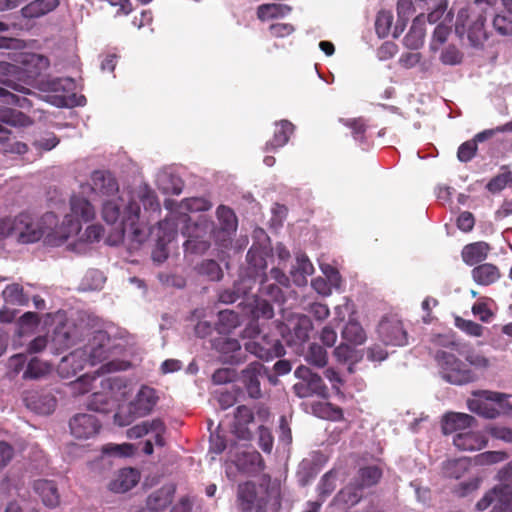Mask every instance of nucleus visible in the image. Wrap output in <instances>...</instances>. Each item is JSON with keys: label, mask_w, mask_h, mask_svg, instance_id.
I'll use <instances>...</instances> for the list:
<instances>
[{"label": "nucleus", "mask_w": 512, "mask_h": 512, "mask_svg": "<svg viewBox=\"0 0 512 512\" xmlns=\"http://www.w3.org/2000/svg\"><path fill=\"white\" fill-rule=\"evenodd\" d=\"M443 347L444 349L436 352L435 360L442 378L451 384L463 385L476 380V374L457 358L455 353L463 355L465 360L476 368H487L490 364L489 359L481 353L470 350L464 354V346L461 343L450 341L443 344Z\"/></svg>", "instance_id": "1"}, {"label": "nucleus", "mask_w": 512, "mask_h": 512, "mask_svg": "<svg viewBox=\"0 0 512 512\" xmlns=\"http://www.w3.org/2000/svg\"><path fill=\"white\" fill-rule=\"evenodd\" d=\"M191 218L187 213H181L177 222L173 219H165L158 222L157 242L165 245L171 242L177 235L179 223H182V234L187 237L184 243L185 249L192 252H204L210 247L209 234L212 231V223L206 219L190 224Z\"/></svg>", "instance_id": "2"}, {"label": "nucleus", "mask_w": 512, "mask_h": 512, "mask_svg": "<svg viewBox=\"0 0 512 512\" xmlns=\"http://www.w3.org/2000/svg\"><path fill=\"white\" fill-rule=\"evenodd\" d=\"M237 505L242 512H278L281 499L276 489L246 481L237 487Z\"/></svg>", "instance_id": "3"}, {"label": "nucleus", "mask_w": 512, "mask_h": 512, "mask_svg": "<svg viewBox=\"0 0 512 512\" xmlns=\"http://www.w3.org/2000/svg\"><path fill=\"white\" fill-rule=\"evenodd\" d=\"M483 2L467 3L459 9L455 22V33L460 39L467 35L471 46L478 47L487 38L484 28L486 17L481 6Z\"/></svg>", "instance_id": "4"}, {"label": "nucleus", "mask_w": 512, "mask_h": 512, "mask_svg": "<svg viewBox=\"0 0 512 512\" xmlns=\"http://www.w3.org/2000/svg\"><path fill=\"white\" fill-rule=\"evenodd\" d=\"M243 337L250 338L245 342V351L265 361L281 357L285 354L282 342L267 334H261L257 325H249L243 332Z\"/></svg>", "instance_id": "5"}, {"label": "nucleus", "mask_w": 512, "mask_h": 512, "mask_svg": "<svg viewBox=\"0 0 512 512\" xmlns=\"http://www.w3.org/2000/svg\"><path fill=\"white\" fill-rule=\"evenodd\" d=\"M294 376L298 381L293 385L292 389L297 397H317L320 399H327L329 397L328 387L322 377L313 372L309 367L305 365L298 366L294 371Z\"/></svg>", "instance_id": "6"}, {"label": "nucleus", "mask_w": 512, "mask_h": 512, "mask_svg": "<svg viewBox=\"0 0 512 512\" xmlns=\"http://www.w3.org/2000/svg\"><path fill=\"white\" fill-rule=\"evenodd\" d=\"M263 378H267L271 383L276 382V378L258 361L248 364L239 376L241 384L252 399H260L262 397L261 379Z\"/></svg>", "instance_id": "7"}, {"label": "nucleus", "mask_w": 512, "mask_h": 512, "mask_svg": "<svg viewBox=\"0 0 512 512\" xmlns=\"http://www.w3.org/2000/svg\"><path fill=\"white\" fill-rule=\"evenodd\" d=\"M12 234L23 244L39 241L43 234V226L39 220L29 212H21L12 218Z\"/></svg>", "instance_id": "8"}, {"label": "nucleus", "mask_w": 512, "mask_h": 512, "mask_svg": "<svg viewBox=\"0 0 512 512\" xmlns=\"http://www.w3.org/2000/svg\"><path fill=\"white\" fill-rule=\"evenodd\" d=\"M491 505V512H512V483L500 484L489 490L476 503V509L484 511Z\"/></svg>", "instance_id": "9"}, {"label": "nucleus", "mask_w": 512, "mask_h": 512, "mask_svg": "<svg viewBox=\"0 0 512 512\" xmlns=\"http://www.w3.org/2000/svg\"><path fill=\"white\" fill-rule=\"evenodd\" d=\"M378 336L385 345L405 346L408 344V333L402 320L397 316H385L378 325Z\"/></svg>", "instance_id": "10"}, {"label": "nucleus", "mask_w": 512, "mask_h": 512, "mask_svg": "<svg viewBox=\"0 0 512 512\" xmlns=\"http://www.w3.org/2000/svg\"><path fill=\"white\" fill-rule=\"evenodd\" d=\"M96 211L94 206L84 197L72 196L70 199V213L65 216V221L72 232L81 230V223L94 220Z\"/></svg>", "instance_id": "11"}, {"label": "nucleus", "mask_w": 512, "mask_h": 512, "mask_svg": "<svg viewBox=\"0 0 512 512\" xmlns=\"http://www.w3.org/2000/svg\"><path fill=\"white\" fill-rule=\"evenodd\" d=\"M512 132V120L495 128L486 129L477 133L473 139L462 143L457 151V157L461 162L470 161L476 154L477 143L491 139L498 133Z\"/></svg>", "instance_id": "12"}, {"label": "nucleus", "mask_w": 512, "mask_h": 512, "mask_svg": "<svg viewBox=\"0 0 512 512\" xmlns=\"http://www.w3.org/2000/svg\"><path fill=\"white\" fill-rule=\"evenodd\" d=\"M139 217L140 205L134 200L129 201L124 209L121 230L122 232L129 230L132 240L141 244L147 239L148 233L145 228L139 226Z\"/></svg>", "instance_id": "13"}, {"label": "nucleus", "mask_w": 512, "mask_h": 512, "mask_svg": "<svg viewBox=\"0 0 512 512\" xmlns=\"http://www.w3.org/2000/svg\"><path fill=\"white\" fill-rule=\"evenodd\" d=\"M23 401L28 409L43 415L51 414L57 404L56 398L45 390H28Z\"/></svg>", "instance_id": "14"}, {"label": "nucleus", "mask_w": 512, "mask_h": 512, "mask_svg": "<svg viewBox=\"0 0 512 512\" xmlns=\"http://www.w3.org/2000/svg\"><path fill=\"white\" fill-rule=\"evenodd\" d=\"M69 427L75 438L88 439L98 433L100 424L94 415L80 413L71 418Z\"/></svg>", "instance_id": "15"}, {"label": "nucleus", "mask_w": 512, "mask_h": 512, "mask_svg": "<svg viewBox=\"0 0 512 512\" xmlns=\"http://www.w3.org/2000/svg\"><path fill=\"white\" fill-rule=\"evenodd\" d=\"M226 363L238 365L246 361V351H243L237 339L220 338L214 344Z\"/></svg>", "instance_id": "16"}, {"label": "nucleus", "mask_w": 512, "mask_h": 512, "mask_svg": "<svg viewBox=\"0 0 512 512\" xmlns=\"http://www.w3.org/2000/svg\"><path fill=\"white\" fill-rule=\"evenodd\" d=\"M90 181L91 190L99 196H111L119 190L116 178L108 171H93Z\"/></svg>", "instance_id": "17"}, {"label": "nucleus", "mask_w": 512, "mask_h": 512, "mask_svg": "<svg viewBox=\"0 0 512 512\" xmlns=\"http://www.w3.org/2000/svg\"><path fill=\"white\" fill-rule=\"evenodd\" d=\"M475 422V418L469 414L449 412L443 416L441 428L443 434L449 435L455 432H463V430L472 427Z\"/></svg>", "instance_id": "18"}, {"label": "nucleus", "mask_w": 512, "mask_h": 512, "mask_svg": "<svg viewBox=\"0 0 512 512\" xmlns=\"http://www.w3.org/2000/svg\"><path fill=\"white\" fill-rule=\"evenodd\" d=\"M294 130L295 126L288 120H281L276 122L273 137L266 142L264 151L274 152L286 145Z\"/></svg>", "instance_id": "19"}, {"label": "nucleus", "mask_w": 512, "mask_h": 512, "mask_svg": "<svg viewBox=\"0 0 512 512\" xmlns=\"http://www.w3.org/2000/svg\"><path fill=\"white\" fill-rule=\"evenodd\" d=\"M488 440L478 431L459 432L453 438L454 445L463 451H475L484 448Z\"/></svg>", "instance_id": "20"}, {"label": "nucleus", "mask_w": 512, "mask_h": 512, "mask_svg": "<svg viewBox=\"0 0 512 512\" xmlns=\"http://www.w3.org/2000/svg\"><path fill=\"white\" fill-rule=\"evenodd\" d=\"M140 480V473L134 468H123L119 470L115 479L110 483V490L116 493H125L137 485Z\"/></svg>", "instance_id": "21"}, {"label": "nucleus", "mask_w": 512, "mask_h": 512, "mask_svg": "<svg viewBox=\"0 0 512 512\" xmlns=\"http://www.w3.org/2000/svg\"><path fill=\"white\" fill-rule=\"evenodd\" d=\"M175 490L172 484L162 486L148 496L146 506L156 512L164 510L172 503Z\"/></svg>", "instance_id": "22"}, {"label": "nucleus", "mask_w": 512, "mask_h": 512, "mask_svg": "<svg viewBox=\"0 0 512 512\" xmlns=\"http://www.w3.org/2000/svg\"><path fill=\"white\" fill-rule=\"evenodd\" d=\"M490 249L489 244L483 241L467 244L461 252L462 260L469 266L479 264L487 258Z\"/></svg>", "instance_id": "23"}, {"label": "nucleus", "mask_w": 512, "mask_h": 512, "mask_svg": "<svg viewBox=\"0 0 512 512\" xmlns=\"http://www.w3.org/2000/svg\"><path fill=\"white\" fill-rule=\"evenodd\" d=\"M34 490L41 497L45 506L54 508L59 504L60 496L53 481L39 479L34 483Z\"/></svg>", "instance_id": "24"}, {"label": "nucleus", "mask_w": 512, "mask_h": 512, "mask_svg": "<svg viewBox=\"0 0 512 512\" xmlns=\"http://www.w3.org/2000/svg\"><path fill=\"white\" fill-rule=\"evenodd\" d=\"M383 476L382 469L377 465H367L360 467L353 480L360 487L367 489L379 483Z\"/></svg>", "instance_id": "25"}, {"label": "nucleus", "mask_w": 512, "mask_h": 512, "mask_svg": "<svg viewBox=\"0 0 512 512\" xmlns=\"http://www.w3.org/2000/svg\"><path fill=\"white\" fill-rule=\"evenodd\" d=\"M473 280L483 286L495 283L501 276L499 268L491 263H483L474 267L471 271Z\"/></svg>", "instance_id": "26"}, {"label": "nucleus", "mask_w": 512, "mask_h": 512, "mask_svg": "<svg viewBox=\"0 0 512 512\" xmlns=\"http://www.w3.org/2000/svg\"><path fill=\"white\" fill-rule=\"evenodd\" d=\"M157 400L158 396L155 389L148 386H142L134 401L135 410L140 415H147L152 411Z\"/></svg>", "instance_id": "27"}, {"label": "nucleus", "mask_w": 512, "mask_h": 512, "mask_svg": "<svg viewBox=\"0 0 512 512\" xmlns=\"http://www.w3.org/2000/svg\"><path fill=\"white\" fill-rule=\"evenodd\" d=\"M311 329L312 323L310 318L305 315L300 316L293 327L290 338L287 339V344L296 347L302 346L308 341Z\"/></svg>", "instance_id": "28"}, {"label": "nucleus", "mask_w": 512, "mask_h": 512, "mask_svg": "<svg viewBox=\"0 0 512 512\" xmlns=\"http://www.w3.org/2000/svg\"><path fill=\"white\" fill-rule=\"evenodd\" d=\"M110 337L104 331H98L94 337L90 349V358L93 362H102L109 357Z\"/></svg>", "instance_id": "29"}, {"label": "nucleus", "mask_w": 512, "mask_h": 512, "mask_svg": "<svg viewBox=\"0 0 512 512\" xmlns=\"http://www.w3.org/2000/svg\"><path fill=\"white\" fill-rule=\"evenodd\" d=\"M248 270L252 277H264L267 262L264 252L257 247H251L246 255Z\"/></svg>", "instance_id": "30"}, {"label": "nucleus", "mask_w": 512, "mask_h": 512, "mask_svg": "<svg viewBox=\"0 0 512 512\" xmlns=\"http://www.w3.org/2000/svg\"><path fill=\"white\" fill-rule=\"evenodd\" d=\"M234 419V430L237 436L243 439L247 438V435L249 434L247 426L254 420L252 410L245 405L238 406Z\"/></svg>", "instance_id": "31"}, {"label": "nucleus", "mask_w": 512, "mask_h": 512, "mask_svg": "<svg viewBox=\"0 0 512 512\" xmlns=\"http://www.w3.org/2000/svg\"><path fill=\"white\" fill-rule=\"evenodd\" d=\"M0 122L13 127H27L33 123L28 115L12 108L0 110Z\"/></svg>", "instance_id": "32"}, {"label": "nucleus", "mask_w": 512, "mask_h": 512, "mask_svg": "<svg viewBox=\"0 0 512 512\" xmlns=\"http://www.w3.org/2000/svg\"><path fill=\"white\" fill-rule=\"evenodd\" d=\"M51 366L48 362L41 361L37 357H33L26 366L23 373V379L36 380L40 379L50 373Z\"/></svg>", "instance_id": "33"}, {"label": "nucleus", "mask_w": 512, "mask_h": 512, "mask_svg": "<svg viewBox=\"0 0 512 512\" xmlns=\"http://www.w3.org/2000/svg\"><path fill=\"white\" fill-rule=\"evenodd\" d=\"M291 11V7L280 3H265L258 7L257 15L262 21L283 17Z\"/></svg>", "instance_id": "34"}, {"label": "nucleus", "mask_w": 512, "mask_h": 512, "mask_svg": "<svg viewBox=\"0 0 512 512\" xmlns=\"http://www.w3.org/2000/svg\"><path fill=\"white\" fill-rule=\"evenodd\" d=\"M342 338L353 345H361L366 340V333L360 323L350 320L342 330Z\"/></svg>", "instance_id": "35"}, {"label": "nucleus", "mask_w": 512, "mask_h": 512, "mask_svg": "<svg viewBox=\"0 0 512 512\" xmlns=\"http://www.w3.org/2000/svg\"><path fill=\"white\" fill-rule=\"evenodd\" d=\"M506 10L497 14L493 19V26L501 35L512 34V2H504Z\"/></svg>", "instance_id": "36"}, {"label": "nucleus", "mask_w": 512, "mask_h": 512, "mask_svg": "<svg viewBox=\"0 0 512 512\" xmlns=\"http://www.w3.org/2000/svg\"><path fill=\"white\" fill-rule=\"evenodd\" d=\"M241 323L240 315L233 310H222L218 314V331L220 333H229L232 329Z\"/></svg>", "instance_id": "37"}, {"label": "nucleus", "mask_w": 512, "mask_h": 512, "mask_svg": "<svg viewBox=\"0 0 512 512\" xmlns=\"http://www.w3.org/2000/svg\"><path fill=\"white\" fill-rule=\"evenodd\" d=\"M59 2H29L22 7L21 12L25 18H37L55 9Z\"/></svg>", "instance_id": "38"}, {"label": "nucleus", "mask_w": 512, "mask_h": 512, "mask_svg": "<svg viewBox=\"0 0 512 512\" xmlns=\"http://www.w3.org/2000/svg\"><path fill=\"white\" fill-rule=\"evenodd\" d=\"M305 360L317 368H323L328 363V354L325 348L313 343L309 346Z\"/></svg>", "instance_id": "39"}, {"label": "nucleus", "mask_w": 512, "mask_h": 512, "mask_svg": "<svg viewBox=\"0 0 512 512\" xmlns=\"http://www.w3.org/2000/svg\"><path fill=\"white\" fill-rule=\"evenodd\" d=\"M217 217L221 224V229L227 233L235 232L237 229V218L234 211L224 205L217 208Z\"/></svg>", "instance_id": "40"}, {"label": "nucleus", "mask_w": 512, "mask_h": 512, "mask_svg": "<svg viewBox=\"0 0 512 512\" xmlns=\"http://www.w3.org/2000/svg\"><path fill=\"white\" fill-rule=\"evenodd\" d=\"M72 344V339L68 331L63 327H57L52 336L51 347L55 354H59L68 349Z\"/></svg>", "instance_id": "41"}, {"label": "nucleus", "mask_w": 512, "mask_h": 512, "mask_svg": "<svg viewBox=\"0 0 512 512\" xmlns=\"http://www.w3.org/2000/svg\"><path fill=\"white\" fill-rule=\"evenodd\" d=\"M199 274L206 276L211 281H219L223 277V271L217 261L203 260L198 266Z\"/></svg>", "instance_id": "42"}, {"label": "nucleus", "mask_w": 512, "mask_h": 512, "mask_svg": "<svg viewBox=\"0 0 512 512\" xmlns=\"http://www.w3.org/2000/svg\"><path fill=\"white\" fill-rule=\"evenodd\" d=\"M363 490L364 488L360 487L352 480L348 486L340 491V496L346 505L355 506L363 498Z\"/></svg>", "instance_id": "43"}, {"label": "nucleus", "mask_w": 512, "mask_h": 512, "mask_svg": "<svg viewBox=\"0 0 512 512\" xmlns=\"http://www.w3.org/2000/svg\"><path fill=\"white\" fill-rule=\"evenodd\" d=\"M467 467L468 463L464 459L447 460L443 464V473L446 477L459 479Z\"/></svg>", "instance_id": "44"}, {"label": "nucleus", "mask_w": 512, "mask_h": 512, "mask_svg": "<svg viewBox=\"0 0 512 512\" xmlns=\"http://www.w3.org/2000/svg\"><path fill=\"white\" fill-rule=\"evenodd\" d=\"M259 292L262 295L267 296L272 301L279 302L283 300V292L280 285L270 283L269 278L266 275H264L260 280Z\"/></svg>", "instance_id": "45"}, {"label": "nucleus", "mask_w": 512, "mask_h": 512, "mask_svg": "<svg viewBox=\"0 0 512 512\" xmlns=\"http://www.w3.org/2000/svg\"><path fill=\"white\" fill-rule=\"evenodd\" d=\"M2 296L7 304L23 305L26 301L22 286L16 283L8 285L3 290Z\"/></svg>", "instance_id": "46"}, {"label": "nucleus", "mask_w": 512, "mask_h": 512, "mask_svg": "<svg viewBox=\"0 0 512 512\" xmlns=\"http://www.w3.org/2000/svg\"><path fill=\"white\" fill-rule=\"evenodd\" d=\"M468 407L470 411L488 419H494L499 416V411L496 408L479 399L470 400Z\"/></svg>", "instance_id": "47"}, {"label": "nucleus", "mask_w": 512, "mask_h": 512, "mask_svg": "<svg viewBox=\"0 0 512 512\" xmlns=\"http://www.w3.org/2000/svg\"><path fill=\"white\" fill-rule=\"evenodd\" d=\"M211 207V203L202 197L186 198L180 203V209L186 212L208 211Z\"/></svg>", "instance_id": "48"}, {"label": "nucleus", "mask_w": 512, "mask_h": 512, "mask_svg": "<svg viewBox=\"0 0 512 512\" xmlns=\"http://www.w3.org/2000/svg\"><path fill=\"white\" fill-rule=\"evenodd\" d=\"M135 447L131 443L113 444L109 443L102 447V452L117 457H130L135 453Z\"/></svg>", "instance_id": "49"}, {"label": "nucleus", "mask_w": 512, "mask_h": 512, "mask_svg": "<svg viewBox=\"0 0 512 512\" xmlns=\"http://www.w3.org/2000/svg\"><path fill=\"white\" fill-rule=\"evenodd\" d=\"M393 21V15L390 11H379L375 21L376 33L379 37L388 36Z\"/></svg>", "instance_id": "50"}, {"label": "nucleus", "mask_w": 512, "mask_h": 512, "mask_svg": "<svg viewBox=\"0 0 512 512\" xmlns=\"http://www.w3.org/2000/svg\"><path fill=\"white\" fill-rule=\"evenodd\" d=\"M455 326L472 337H481L483 335L484 327L472 320H466L462 317L455 318Z\"/></svg>", "instance_id": "51"}, {"label": "nucleus", "mask_w": 512, "mask_h": 512, "mask_svg": "<svg viewBox=\"0 0 512 512\" xmlns=\"http://www.w3.org/2000/svg\"><path fill=\"white\" fill-rule=\"evenodd\" d=\"M450 33L451 28L448 25L443 22L439 23L433 32L430 49L437 51L447 41Z\"/></svg>", "instance_id": "52"}, {"label": "nucleus", "mask_w": 512, "mask_h": 512, "mask_svg": "<svg viewBox=\"0 0 512 512\" xmlns=\"http://www.w3.org/2000/svg\"><path fill=\"white\" fill-rule=\"evenodd\" d=\"M512 182V172L506 170L493 177L486 185V188L491 193H497L503 190L509 183Z\"/></svg>", "instance_id": "53"}, {"label": "nucleus", "mask_w": 512, "mask_h": 512, "mask_svg": "<svg viewBox=\"0 0 512 512\" xmlns=\"http://www.w3.org/2000/svg\"><path fill=\"white\" fill-rule=\"evenodd\" d=\"M90 410L105 413L109 411V397L103 392H94L88 402Z\"/></svg>", "instance_id": "54"}, {"label": "nucleus", "mask_w": 512, "mask_h": 512, "mask_svg": "<svg viewBox=\"0 0 512 512\" xmlns=\"http://www.w3.org/2000/svg\"><path fill=\"white\" fill-rule=\"evenodd\" d=\"M463 54L455 45H448L440 55L444 65H457L462 62Z\"/></svg>", "instance_id": "55"}, {"label": "nucleus", "mask_w": 512, "mask_h": 512, "mask_svg": "<svg viewBox=\"0 0 512 512\" xmlns=\"http://www.w3.org/2000/svg\"><path fill=\"white\" fill-rule=\"evenodd\" d=\"M443 17V23H450L453 18L452 12L447 11V2H439L437 7L428 14L427 19L430 23H436Z\"/></svg>", "instance_id": "56"}, {"label": "nucleus", "mask_w": 512, "mask_h": 512, "mask_svg": "<svg viewBox=\"0 0 512 512\" xmlns=\"http://www.w3.org/2000/svg\"><path fill=\"white\" fill-rule=\"evenodd\" d=\"M102 217L108 224H115L120 217V207L114 201H106L102 208Z\"/></svg>", "instance_id": "57"}, {"label": "nucleus", "mask_w": 512, "mask_h": 512, "mask_svg": "<svg viewBox=\"0 0 512 512\" xmlns=\"http://www.w3.org/2000/svg\"><path fill=\"white\" fill-rule=\"evenodd\" d=\"M321 409V417L327 418L331 421H342L344 420V413L343 410L329 402L320 404Z\"/></svg>", "instance_id": "58"}, {"label": "nucleus", "mask_w": 512, "mask_h": 512, "mask_svg": "<svg viewBox=\"0 0 512 512\" xmlns=\"http://www.w3.org/2000/svg\"><path fill=\"white\" fill-rule=\"evenodd\" d=\"M508 457L507 453L502 451H487L476 456L478 464L490 465L504 461Z\"/></svg>", "instance_id": "59"}, {"label": "nucleus", "mask_w": 512, "mask_h": 512, "mask_svg": "<svg viewBox=\"0 0 512 512\" xmlns=\"http://www.w3.org/2000/svg\"><path fill=\"white\" fill-rule=\"evenodd\" d=\"M60 140L54 133H46L45 136L33 142V146L39 151H50L59 144Z\"/></svg>", "instance_id": "60"}, {"label": "nucleus", "mask_w": 512, "mask_h": 512, "mask_svg": "<svg viewBox=\"0 0 512 512\" xmlns=\"http://www.w3.org/2000/svg\"><path fill=\"white\" fill-rule=\"evenodd\" d=\"M336 488L334 474L332 471L325 473L318 484V492L322 497L330 495Z\"/></svg>", "instance_id": "61"}, {"label": "nucleus", "mask_w": 512, "mask_h": 512, "mask_svg": "<svg viewBox=\"0 0 512 512\" xmlns=\"http://www.w3.org/2000/svg\"><path fill=\"white\" fill-rule=\"evenodd\" d=\"M345 125L352 130V136L357 141H364L366 124L362 118L349 119L345 121Z\"/></svg>", "instance_id": "62"}, {"label": "nucleus", "mask_w": 512, "mask_h": 512, "mask_svg": "<svg viewBox=\"0 0 512 512\" xmlns=\"http://www.w3.org/2000/svg\"><path fill=\"white\" fill-rule=\"evenodd\" d=\"M98 380V377L83 375L77 381L72 383V389L75 393L84 394L91 390L94 386L93 383Z\"/></svg>", "instance_id": "63"}, {"label": "nucleus", "mask_w": 512, "mask_h": 512, "mask_svg": "<svg viewBox=\"0 0 512 512\" xmlns=\"http://www.w3.org/2000/svg\"><path fill=\"white\" fill-rule=\"evenodd\" d=\"M237 376L236 370L232 368H220L217 369L212 375V381L214 384H225L232 382Z\"/></svg>", "instance_id": "64"}]
</instances>
